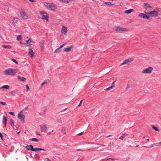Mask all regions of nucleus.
I'll list each match as a JSON object with an SVG mask.
<instances>
[{
	"instance_id": "f257e3e1",
	"label": "nucleus",
	"mask_w": 161,
	"mask_h": 161,
	"mask_svg": "<svg viewBox=\"0 0 161 161\" xmlns=\"http://www.w3.org/2000/svg\"><path fill=\"white\" fill-rule=\"evenodd\" d=\"M18 72L17 69H8L3 71L5 75H13L17 73Z\"/></svg>"
},
{
	"instance_id": "f03ea898",
	"label": "nucleus",
	"mask_w": 161,
	"mask_h": 161,
	"mask_svg": "<svg viewBox=\"0 0 161 161\" xmlns=\"http://www.w3.org/2000/svg\"><path fill=\"white\" fill-rule=\"evenodd\" d=\"M143 7L145 9L144 13L146 14L147 13L150 12L152 10V7L147 3H144L143 4Z\"/></svg>"
},
{
	"instance_id": "7ed1b4c3",
	"label": "nucleus",
	"mask_w": 161,
	"mask_h": 161,
	"mask_svg": "<svg viewBox=\"0 0 161 161\" xmlns=\"http://www.w3.org/2000/svg\"><path fill=\"white\" fill-rule=\"evenodd\" d=\"M113 30L115 31H119L120 32H124L128 31L127 29L118 26H115L113 28Z\"/></svg>"
},
{
	"instance_id": "20e7f679",
	"label": "nucleus",
	"mask_w": 161,
	"mask_h": 161,
	"mask_svg": "<svg viewBox=\"0 0 161 161\" xmlns=\"http://www.w3.org/2000/svg\"><path fill=\"white\" fill-rule=\"evenodd\" d=\"M153 70V68L152 67H148L146 69H143L142 71V73L143 74H151L152 73Z\"/></svg>"
},
{
	"instance_id": "39448f33",
	"label": "nucleus",
	"mask_w": 161,
	"mask_h": 161,
	"mask_svg": "<svg viewBox=\"0 0 161 161\" xmlns=\"http://www.w3.org/2000/svg\"><path fill=\"white\" fill-rule=\"evenodd\" d=\"M133 60V58H130L126 59L123 61V63H121L120 64V65H122L124 64H125L128 65H129Z\"/></svg>"
},
{
	"instance_id": "423d86ee",
	"label": "nucleus",
	"mask_w": 161,
	"mask_h": 161,
	"mask_svg": "<svg viewBox=\"0 0 161 161\" xmlns=\"http://www.w3.org/2000/svg\"><path fill=\"white\" fill-rule=\"evenodd\" d=\"M47 5H45V7L48 9L54 10L55 9V7L53 4L50 5L48 3H46Z\"/></svg>"
},
{
	"instance_id": "0eeeda50",
	"label": "nucleus",
	"mask_w": 161,
	"mask_h": 161,
	"mask_svg": "<svg viewBox=\"0 0 161 161\" xmlns=\"http://www.w3.org/2000/svg\"><path fill=\"white\" fill-rule=\"evenodd\" d=\"M147 14L151 15L153 17H156L158 14V12L156 11H152L150 12H148L147 13Z\"/></svg>"
},
{
	"instance_id": "6e6552de",
	"label": "nucleus",
	"mask_w": 161,
	"mask_h": 161,
	"mask_svg": "<svg viewBox=\"0 0 161 161\" xmlns=\"http://www.w3.org/2000/svg\"><path fill=\"white\" fill-rule=\"evenodd\" d=\"M24 110L21 111L18 114V117L20 120L21 121L24 120L25 116L23 114V111Z\"/></svg>"
},
{
	"instance_id": "1a4fd4ad",
	"label": "nucleus",
	"mask_w": 161,
	"mask_h": 161,
	"mask_svg": "<svg viewBox=\"0 0 161 161\" xmlns=\"http://www.w3.org/2000/svg\"><path fill=\"white\" fill-rule=\"evenodd\" d=\"M68 32L67 28L66 27L62 25L61 30V33L64 35H66Z\"/></svg>"
},
{
	"instance_id": "9d476101",
	"label": "nucleus",
	"mask_w": 161,
	"mask_h": 161,
	"mask_svg": "<svg viewBox=\"0 0 161 161\" xmlns=\"http://www.w3.org/2000/svg\"><path fill=\"white\" fill-rule=\"evenodd\" d=\"M20 14L22 17L24 19H28V16H27L25 12L23 11L20 12Z\"/></svg>"
},
{
	"instance_id": "9b49d317",
	"label": "nucleus",
	"mask_w": 161,
	"mask_h": 161,
	"mask_svg": "<svg viewBox=\"0 0 161 161\" xmlns=\"http://www.w3.org/2000/svg\"><path fill=\"white\" fill-rule=\"evenodd\" d=\"M138 16L141 18H143L145 19H147L149 20L150 19V16L147 15L146 14L143 13H140L138 15Z\"/></svg>"
},
{
	"instance_id": "f8f14e48",
	"label": "nucleus",
	"mask_w": 161,
	"mask_h": 161,
	"mask_svg": "<svg viewBox=\"0 0 161 161\" xmlns=\"http://www.w3.org/2000/svg\"><path fill=\"white\" fill-rule=\"evenodd\" d=\"M41 130L42 132H46L47 130L46 125H42L40 126Z\"/></svg>"
},
{
	"instance_id": "ddd939ff",
	"label": "nucleus",
	"mask_w": 161,
	"mask_h": 161,
	"mask_svg": "<svg viewBox=\"0 0 161 161\" xmlns=\"http://www.w3.org/2000/svg\"><path fill=\"white\" fill-rule=\"evenodd\" d=\"M49 18L48 14L47 13L45 14H43L42 15V19H45L47 21H48V18Z\"/></svg>"
},
{
	"instance_id": "4468645a",
	"label": "nucleus",
	"mask_w": 161,
	"mask_h": 161,
	"mask_svg": "<svg viewBox=\"0 0 161 161\" xmlns=\"http://www.w3.org/2000/svg\"><path fill=\"white\" fill-rule=\"evenodd\" d=\"M29 53H28V55L29 56H30L31 57H32L34 55V53L33 52V50L31 48H29Z\"/></svg>"
},
{
	"instance_id": "2eb2a0df",
	"label": "nucleus",
	"mask_w": 161,
	"mask_h": 161,
	"mask_svg": "<svg viewBox=\"0 0 161 161\" xmlns=\"http://www.w3.org/2000/svg\"><path fill=\"white\" fill-rule=\"evenodd\" d=\"M114 82H113L112 84V86L109 87L108 88L106 89V90L107 91H109L113 89L115 87V85L114 84Z\"/></svg>"
},
{
	"instance_id": "dca6fc26",
	"label": "nucleus",
	"mask_w": 161,
	"mask_h": 161,
	"mask_svg": "<svg viewBox=\"0 0 161 161\" xmlns=\"http://www.w3.org/2000/svg\"><path fill=\"white\" fill-rule=\"evenodd\" d=\"M7 121V119L6 117L5 116L3 117V123L4 124L5 126H6V123Z\"/></svg>"
},
{
	"instance_id": "f3484780",
	"label": "nucleus",
	"mask_w": 161,
	"mask_h": 161,
	"mask_svg": "<svg viewBox=\"0 0 161 161\" xmlns=\"http://www.w3.org/2000/svg\"><path fill=\"white\" fill-rule=\"evenodd\" d=\"M72 47H69L64 48V51L66 52H69L71 51Z\"/></svg>"
},
{
	"instance_id": "a211bd4d",
	"label": "nucleus",
	"mask_w": 161,
	"mask_h": 161,
	"mask_svg": "<svg viewBox=\"0 0 161 161\" xmlns=\"http://www.w3.org/2000/svg\"><path fill=\"white\" fill-rule=\"evenodd\" d=\"M133 11H134V9H130L129 10H125V14H130V13L133 12Z\"/></svg>"
},
{
	"instance_id": "6ab92c4d",
	"label": "nucleus",
	"mask_w": 161,
	"mask_h": 161,
	"mask_svg": "<svg viewBox=\"0 0 161 161\" xmlns=\"http://www.w3.org/2000/svg\"><path fill=\"white\" fill-rule=\"evenodd\" d=\"M10 125L14 129V120L12 119H10Z\"/></svg>"
},
{
	"instance_id": "aec40b11",
	"label": "nucleus",
	"mask_w": 161,
	"mask_h": 161,
	"mask_svg": "<svg viewBox=\"0 0 161 161\" xmlns=\"http://www.w3.org/2000/svg\"><path fill=\"white\" fill-rule=\"evenodd\" d=\"M19 20V19L17 18L14 17L13 19V23L15 24L17 23L18 21Z\"/></svg>"
},
{
	"instance_id": "412c9836",
	"label": "nucleus",
	"mask_w": 161,
	"mask_h": 161,
	"mask_svg": "<svg viewBox=\"0 0 161 161\" xmlns=\"http://www.w3.org/2000/svg\"><path fill=\"white\" fill-rule=\"evenodd\" d=\"M17 77L19 79L22 81H26V79L25 78L19 76H18Z\"/></svg>"
},
{
	"instance_id": "4be33fe9",
	"label": "nucleus",
	"mask_w": 161,
	"mask_h": 161,
	"mask_svg": "<svg viewBox=\"0 0 161 161\" xmlns=\"http://www.w3.org/2000/svg\"><path fill=\"white\" fill-rule=\"evenodd\" d=\"M2 47L8 49H10L11 48V47L8 45H3L2 46Z\"/></svg>"
},
{
	"instance_id": "5701e85b",
	"label": "nucleus",
	"mask_w": 161,
	"mask_h": 161,
	"mask_svg": "<svg viewBox=\"0 0 161 161\" xmlns=\"http://www.w3.org/2000/svg\"><path fill=\"white\" fill-rule=\"evenodd\" d=\"M32 42L31 41V39H29L28 40L26 41V43L28 44L27 45L30 46L31 45V43Z\"/></svg>"
},
{
	"instance_id": "b1692460",
	"label": "nucleus",
	"mask_w": 161,
	"mask_h": 161,
	"mask_svg": "<svg viewBox=\"0 0 161 161\" xmlns=\"http://www.w3.org/2000/svg\"><path fill=\"white\" fill-rule=\"evenodd\" d=\"M39 150L45 151V150L43 149H42V148H34L33 151H39Z\"/></svg>"
},
{
	"instance_id": "393cba45",
	"label": "nucleus",
	"mask_w": 161,
	"mask_h": 161,
	"mask_svg": "<svg viewBox=\"0 0 161 161\" xmlns=\"http://www.w3.org/2000/svg\"><path fill=\"white\" fill-rule=\"evenodd\" d=\"M0 88L1 89L5 88V89H8L9 88V86H8L7 85H4V86H2Z\"/></svg>"
},
{
	"instance_id": "a878e982",
	"label": "nucleus",
	"mask_w": 161,
	"mask_h": 161,
	"mask_svg": "<svg viewBox=\"0 0 161 161\" xmlns=\"http://www.w3.org/2000/svg\"><path fill=\"white\" fill-rule=\"evenodd\" d=\"M104 3L106 4L108 6H112L113 5H114V4H112L110 2H104L103 3Z\"/></svg>"
},
{
	"instance_id": "bb28decb",
	"label": "nucleus",
	"mask_w": 161,
	"mask_h": 161,
	"mask_svg": "<svg viewBox=\"0 0 161 161\" xmlns=\"http://www.w3.org/2000/svg\"><path fill=\"white\" fill-rule=\"evenodd\" d=\"M127 135L125 134L119 137V139L121 140H123Z\"/></svg>"
},
{
	"instance_id": "cd10ccee",
	"label": "nucleus",
	"mask_w": 161,
	"mask_h": 161,
	"mask_svg": "<svg viewBox=\"0 0 161 161\" xmlns=\"http://www.w3.org/2000/svg\"><path fill=\"white\" fill-rule=\"evenodd\" d=\"M61 51V49H60V48L59 47H58V48L56 49L55 50V51H54V53H59Z\"/></svg>"
},
{
	"instance_id": "c85d7f7f",
	"label": "nucleus",
	"mask_w": 161,
	"mask_h": 161,
	"mask_svg": "<svg viewBox=\"0 0 161 161\" xmlns=\"http://www.w3.org/2000/svg\"><path fill=\"white\" fill-rule=\"evenodd\" d=\"M58 123L59 124H62V120L61 119H58L57 120Z\"/></svg>"
},
{
	"instance_id": "c756f323",
	"label": "nucleus",
	"mask_w": 161,
	"mask_h": 161,
	"mask_svg": "<svg viewBox=\"0 0 161 161\" xmlns=\"http://www.w3.org/2000/svg\"><path fill=\"white\" fill-rule=\"evenodd\" d=\"M151 126L152 127V128L154 130L156 131H159L158 129V128L154 126L153 125H152Z\"/></svg>"
},
{
	"instance_id": "7c9ffc66",
	"label": "nucleus",
	"mask_w": 161,
	"mask_h": 161,
	"mask_svg": "<svg viewBox=\"0 0 161 161\" xmlns=\"http://www.w3.org/2000/svg\"><path fill=\"white\" fill-rule=\"evenodd\" d=\"M22 36L21 35H18L16 39L18 40H21Z\"/></svg>"
},
{
	"instance_id": "2f4dec72",
	"label": "nucleus",
	"mask_w": 161,
	"mask_h": 161,
	"mask_svg": "<svg viewBox=\"0 0 161 161\" xmlns=\"http://www.w3.org/2000/svg\"><path fill=\"white\" fill-rule=\"evenodd\" d=\"M31 140L32 141L38 142L39 140L36 138H33L31 139Z\"/></svg>"
},
{
	"instance_id": "473e14b6",
	"label": "nucleus",
	"mask_w": 161,
	"mask_h": 161,
	"mask_svg": "<svg viewBox=\"0 0 161 161\" xmlns=\"http://www.w3.org/2000/svg\"><path fill=\"white\" fill-rule=\"evenodd\" d=\"M60 0L62 2H63L66 4L68 3H69V2L68 1H67L66 0Z\"/></svg>"
},
{
	"instance_id": "72a5a7b5",
	"label": "nucleus",
	"mask_w": 161,
	"mask_h": 161,
	"mask_svg": "<svg viewBox=\"0 0 161 161\" xmlns=\"http://www.w3.org/2000/svg\"><path fill=\"white\" fill-rule=\"evenodd\" d=\"M29 147H31L30 148V150H31L33 151L34 149L33 148V146L32 145H30Z\"/></svg>"
},
{
	"instance_id": "f704fd0d",
	"label": "nucleus",
	"mask_w": 161,
	"mask_h": 161,
	"mask_svg": "<svg viewBox=\"0 0 161 161\" xmlns=\"http://www.w3.org/2000/svg\"><path fill=\"white\" fill-rule=\"evenodd\" d=\"M40 14L42 15L43 14H47L46 13L44 12L43 11H40L39 12Z\"/></svg>"
},
{
	"instance_id": "c9c22d12",
	"label": "nucleus",
	"mask_w": 161,
	"mask_h": 161,
	"mask_svg": "<svg viewBox=\"0 0 161 161\" xmlns=\"http://www.w3.org/2000/svg\"><path fill=\"white\" fill-rule=\"evenodd\" d=\"M0 103L2 104V105H6V103L4 102L0 101Z\"/></svg>"
},
{
	"instance_id": "e433bc0d",
	"label": "nucleus",
	"mask_w": 161,
	"mask_h": 161,
	"mask_svg": "<svg viewBox=\"0 0 161 161\" xmlns=\"http://www.w3.org/2000/svg\"><path fill=\"white\" fill-rule=\"evenodd\" d=\"M83 101V100H81L80 101L79 104L78 105V106H81V105H82V103Z\"/></svg>"
},
{
	"instance_id": "4c0bfd02",
	"label": "nucleus",
	"mask_w": 161,
	"mask_h": 161,
	"mask_svg": "<svg viewBox=\"0 0 161 161\" xmlns=\"http://www.w3.org/2000/svg\"><path fill=\"white\" fill-rule=\"evenodd\" d=\"M12 61L14 62L16 64H18V62L14 59H12Z\"/></svg>"
},
{
	"instance_id": "58836bf2",
	"label": "nucleus",
	"mask_w": 161,
	"mask_h": 161,
	"mask_svg": "<svg viewBox=\"0 0 161 161\" xmlns=\"http://www.w3.org/2000/svg\"><path fill=\"white\" fill-rule=\"evenodd\" d=\"M44 43H45V41L44 40H42L41 42V44L42 45H43L44 44Z\"/></svg>"
},
{
	"instance_id": "ea45409f",
	"label": "nucleus",
	"mask_w": 161,
	"mask_h": 161,
	"mask_svg": "<svg viewBox=\"0 0 161 161\" xmlns=\"http://www.w3.org/2000/svg\"><path fill=\"white\" fill-rule=\"evenodd\" d=\"M0 137L2 140H3V136L1 133L0 132Z\"/></svg>"
},
{
	"instance_id": "a19ab883",
	"label": "nucleus",
	"mask_w": 161,
	"mask_h": 161,
	"mask_svg": "<svg viewBox=\"0 0 161 161\" xmlns=\"http://www.w3.org/2000/svg\"><path fill=\"white\" fill-rule=\"evenodd\" d=\"M26 88L27 89V92L28 91V90H29V87L28 86V85H26Z\"/></svg>"
},
{
	"instance_id": "79ce46f5",
	"label": "nucleus",
	"mask_w": 161,
	"mask_h": 161,
	"mask_svg": "<svg viewBox=\"0 0 161 161\" xmlns=\"http://www.w3.org/2000/svg\"><path fill=\"white\" fill-rule=\"evenodd\" d=\"M64 45H65V44H64L62 45H61L59 47L60 48V49H61V48L63 47L64 46Z\"/></svg>"
},
{
	"instance_id": "37998d69",
	"label": "nucleus",
	"mask_w": 161,
	"mask_h": 161,
	"mask_svg": "<svg viewBox=\"0 0 161 161\" xmlns=\"http://www.w3.org/2000/svg\"><path fill=\"white\" fill-rule=\"evenodd\" d=\"M9 113L10 114H11V115H12L13 116H14V113H13V112H9Z\"/></svg>"
},
{
	"instance_id": "c03bdc74",
	"label": "nucleus",
	"mask_w": 161,
	"mask_h": 161,
	"mask_svg": "<svg viewBox=\"0 0 161 161\" xmlns=\"http://www.w3.org/2000/svg\"><path fill=\"white\" fill-rule=\"evenodd\" d=\"M83 132H81L80 133H79L77 134V135L78 136H80L82 135L83 134Z\"/></svg>"
},
{
	"instance_id": "a18cd8bd",
	"label": "nucleus",
	"mask_w": 161,
	"mask_h": 161,
	"mask_svg": "<svg viewBox=\"0 0 161 161\" xmlns=\"http://www.w3.org/2000/svg\"><path fill=\"white\" fill-rule=\"evenodd\" d=\"M46 83V81H44L43 82H42L41 84V85L42 86L44 84H45Z\"/></svg>"
},
{
	"instance_id": "49530a36",
	"label": "nucleus",
	"mask_w": 161,
	"mask_h": 161,
	"mask_svg": "<svg viewBox=\"0 0 161 161\" xmlns=\"http://www.w3.org/2000/svg\"><path fill=\"white\" fill-rule=\"evenodd\" d=\"M25 110H28V108H27V107H25V108L23 110H25Z\"/></svg>"
},
{
	"instance_id": "de8ad7c7",
	"label": "nucleus",
	"mask_w": 161,
	"mask_h": 161,
	"mask_svg": "<svg viewBox=\"0 0 161 161\" xmlns=\"http://www.w3.org/2000/svg\"><path fill=\"white\" fill-rule=\"evenodd\" d=\"M29 0L30 1L32 2H34V0Z\"/></svg>"
},
{
	"instance_id": "09e8293b",
	"label": "nucleus",
	"mask_w": 161,
	"mask_h": 161,
	"mask_svg": "<svg viewBox=\"0 0 161 161\" xmlns=\"http://www.w3.org/2000/svg\"><path fill=\"white\" fill-rule=\"evenodd\" d=\"M161 144V142H159L158 143H156V144H154L155 145H156V144Z\"/></svg>"
},
{
	"instance_id": "8fccbe9b",
	"label": "nucleus",
	"mask_w": 161,
	"mask_h": 161,
	"mask_svg": "<svg viewBox=\"0 0 161 161\" xmlns=\"http://www.w3.org/2000/svg\"><path fill=\"white\" fill-rule=\"evenodd\" d=\"M76 150L77 151H81V150L80 149H76Z\"/></svg>"
},
{
	"instance_id": "3c124183",
	"label": "nucleus",
	"mask_w": 161,
	"mask_h": 161,
	"mask_svg": "<svg viewBox=\"0 0 161 161\" xmlns=\"http://www.w3.org/2000/svg\"><path fill=\"white\" fill-rule=\"evenodd\" d=\"M51 133V132H49L47 134V135H49V134H50Z\"/></svg>"
},
{
	"instance_id": "603ef678",
	"label": "nucleus",
	"mask_w": 161,
	"mask_h": 161,
	"mask_svg": "<svg viewBox=\"0 0 161 161\" xmlns=\"http://www.w3.org/2000/svg\"><path fill=\"white\" fill-rule=\"evenodd\" d=\"M27 150H30V148L28 147V148H27Z\"/></svg>"
},
{
	"instance_id": "864d4df0",
	"label": "nucleus",
	"mask_w": 161,
	"mask_h": 161,
	"mask_svg": "<svg viewBox=\"0 0 161 161\" xmlns=\"http://www.w3.org/2000/svg\"><path fill=\"white\" fill-rule=\"evenodd\" d=\"M108 159H111V160H113V159L112 158H108Z\"/></svg>"
},
{
	"instance_id": "5fc2aeb1",
	"label": "nucleus",
	"mask_w": 161,
	"mask_h": 161,
	"mask_svg": "<svg viewBox=\"0 0 161 161\" xmlns=\"http://www.w3.org/2000/svg\"><path fill=\"white\" fill-rule=\"evenodd\" d=\"M20 131H19V132H18L17 133V134H19L20 133Z\"/></svg>"
},
{
	"instance_id": "6e6d98bb",
	"label": "nucleus",
	"mask_w": 161,
	"mask_h": 161,
	"mask_svg": "<svg viewBox=\"0 0 161 161\" xmlns=\"http://www.w3.org/2000/svg\"><path fill=\"white\" fill-rule=\"evenodd\" d=\"M28 146H26V147H25V148H28Z\"/></svg>"
},
{
	"instance_id": "4d7b16f0",
	"label": "nucleus",
	"mask_w": 161,
	"mask_h": 161,
	"mask_svg": "<svg viewBox=\"0 0 161 161\" xmlns=\"http://www.w3.org/2000/svg\"><path fill=\"white\" fill-rule=\"evenodd\" d=\"M19 43H20V44H22V42H20Z\"/></svg>"
},
{
	"instance_id": "13d9d810",
	"label": "nucleus",
	"mask_w": 161,
	"mask_h": 161,
	"mask_svg": "<svg viewBox=\"0 0 161 161\" xmlns=\"http://www.w3.org/2000/svg\"><path fill=\"white\" fill-rule=\"evenodd\" d=\"M112 136L111 135H109L108 136V137H110V136Z\"/></svg>"
},
{
	"instance_id": "bf43d9fd",
	"label": "nucleus",
	"mask_w": 161,
	"mask_h": 161,
	"mask_svg": "<svg viewBox=\"0 0 161 161\" xmlns=\"http://www.w3.org/2000/svg\"><path fill=\"white\" fill-rule=\"evenodd\" d=\"M147 141H149V139H147Z\"/></svg>"
},
{
	"instance_id": "052dcab7",
	"label": "nucleus",
	"mask_w": 161,
	"mask_h": 161,
	"mask_svg": "<svg viewBox=\"0 0 161 161\" xmlns=\"http://www.w3.org/2000/svg\"><path fill=\"white\" fill-rule=\"evenodd\" d=\"M138 147V145H136V147Z\"/></svg>"
},
{
	"instance_id": "680f3d73",
	"label": "nucleus",
	"mask_w": 161,
	"mask_h": 161,
	"mask_svg": "<svg viewBox=\"0 0 161 161\" xmlns=\"http://www.w3.org/2000/svg\"><path fill=\"white\" fill-rule=\"evenodd\" d=\"M143 138H145V137H144H144H143Z\"/></svg>"
}]
</instances>
